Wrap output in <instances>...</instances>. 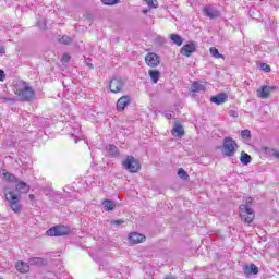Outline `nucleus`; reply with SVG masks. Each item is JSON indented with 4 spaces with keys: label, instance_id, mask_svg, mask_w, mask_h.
<instances>
[{
    "label": "nucleus",
    "instance_id": "29",
    "mask_svg": "<svg viewBox=\"0 0 279 279\" xmlns=\"http://www.w3.org/2000/svg\"><path fill=\"white\" fill-rule=\"evenodd\" d=\"M29 265H43V258L33 257L29 259Z\"/></svg>",
    "mask_w": 279,
    "mask_h": 279
},
{
    "label": "nucleus",
    "instance_id": "41",
    "mask_svg": "<svg viewBox=\"0 0 279 279\" xmlns=\"http://www.w3.org/2000/svg\"><path fill=\"white\" fill-rule=\"evenodd\" d=\"M142 12H143V14H147V12H149V10L148 9H144Z\"/></svg>",
    "mask_w": 279,
    "mask_h": 279
},
{
    "label": "nucleus",
    "instance_id": "43",
    "mask_svg": "<svg viewBox=\"0 0 279 279\" xmlns=\"http://www.w3.org/2000/svg\"><path fill=\"white\" fill-rule=\"evenodd\" d=\"M29 199H34V194L28 195Z\"/></svg>",
    "mask_w": 279,
    "mask_h": 279
},
{
    "label": "nucleus",
    "instance_id": "36",
    "mask_svg": "<svg viewBox=\"0 0 279 279\" xmlns=\"http://www.w3.org/2000/svg\"><path fill=\"white\" fill-rule=\"evenodd\" d=\"M3 80H5V72L0 70V82H3Z\"/></svg>",
    "mask_w": 279,
    "mask_h": 279
},
{
    "label": "nucleus",
    "instance_id": "40",
    "mask_svg": "<svg viewBox=\"0 0 279 279\" xmlns=\"http://www.w3.org/2000/svg\"><path fill=\"white\" fill-rule=\"evenodd\" d=\"M166 117H167V119H171V117H173V114L172 113H168V114H166Z\"/></svg>",
    "mask_w": 279,
    "mask_h": 279
},
{
    "label": "nucleus",
    "instance_id": "6",
    "mask_svg": "<svg viewBox=\"0 0 279 279\" xmlns=\"http://www.w3.org/2000/svg\"><path fill=\"white\" fill-rule=\"evenodd\" d=\"M16 95L20 97L21 101H32L34 99V88L31 86L25 85L23 88L16 89Z\"/></svg>",
    "mask_w": 279,
    "mask_h": 279
},
{
    "label": "nucleus",
    "instance_id": "26",
    "mask_svg": "<svg viewBox=\"0 0 279 279\" xmlns=\"http://www.w3.org/2000/svg\"><path fill=\"white\" fill-rule=\"evenodd\" d=\"M241 136L244 141H250L252 138V132L250 130H242Z\"/></svg>",
    "mask_w": 279,
    "mask_h": 279
},
{
    "label": "nucleus",
    "instance_id": "23",
    "mask_svg": "<svg viewBox=\"0 0 279 279\" xmlns=\"http://www.w3.org/2000/svg\"><path fill=\"white\" fill-rule=\"evenodd\" d=\"M271 90H274V87L263 86L259 97H262V99H267V97H269V93H271Z\"/></svg>",
    "mask_w": 279,
    "mask_h": 279
},
{
    "label": "nucleus",
    "instance_id": "20",
    "mask_svg": "<svg viewBox=\"0 0 279 279\" xmlns=\"http://www.w3.org/2000/svg\"><path fill=\"white\" fill-rule=\"evenodd\" d=\"M102 206H104L105 210H107L108 213H110V210H114L117 204H114V201L105 199V201L102 202Z\"/></svg>",
    "mask_w": 279,
    "mask_h": 279
},
{
    "label": "nucleus",
    "instance_id": "28",
    "mask_svg": "<svg viewBox=\"0 0 279 279\" xmlns=\"http://www.w3.org/2000/svg\"><path fill=\"white\" fill-rule=\"evenodd\" d=\"M178 175L181 178V180H189V173L183 168H180L178 170Z\"/></svg>",
    "mask_w": 279,
    "mask_h": 279
},
{
    "label": "nucleus",
    "instance_id": "3",
    "mask_svg": "<svg viewBox=\"0 0 279 279\" xmlns=\"http://www.w3.org/2000/svg\"><path fill=\"white\" fill-rule=\"evenodd\" d=\"M4 197L7 202H9L11 210L13 213L19 214L21 213L23 206H21V194H16L14 191L5 190Z\"/></svg>",
    "mask_w": 279,
    "mask_h": 279
},
{
    "label": "nucleus",
    "instance_id": "21",
    "mask_svg": "<svg viewBox=\"0 0 279 279\" xmlns=\"http://www.w3.org/2000/svg\"><path fill=\"white\" fill-rule=\"evenodd\" d=\"M170 40H172V43H174L177 47H182V43H184V39L182 38V36L178 34L170 35Z\"/></svg>",
    "mask_w": 279,
    "mask_h": 279
},
{
    "label": "nucleus",
    "instance_id": "31",
    "mask_svg": "<svg viewBox=\"0 0 279 279\" xmlns=\"http://www.w3.org/2000/svg\"><path fill=\"white\" fill-rule=\"evenodd\" d=\"M101 3L104 5H116V3H119V0H101Z\"/></svg>",
    "mask_w": 279,
    "mask_h": 279
},
{
    "label": "nucleus",
    "instance_id": "1",
    "mask_svg": "<svg viewBox=\"0 0 279 279\" xmlns=\"http://www.w3.org/2000/svg\"><path fill=\"white\" fill-rule=\"evenodd\" d=\"M252 204H254V198H246V204L240 206V217L244 223H252L254 221V209H252Z\"/></svg>",
    "mask_w": 279,
    "mask_h": 279
},
{
    "label": "nucleus",
    "instance_id": "18",
    "mask_svg": "<svg viewBox=\"0 0 279 279\" xmlns=\"http://www.w3.org/2000/svg\"><path fill=\"white\" fill-rule=\"evenodd\" d=\"M202 90H206V87L204 86V84H202L197 81H194L191 86V92L192 93H202Z\"/></svg>",
    "mask_w": 279,
    "mask_h": 279
},
{
    "label": "nucleus",
    "instance_id": "24",
    "mask_svg": "<svg viewBox=\"0 0 279 279\" xmlns=\"http://www.w3.org/2000/svg\"><path fill=\"white\" fill-rule=\"evenodd\" d=\"M244 274H254V276H256V274H258V266L254 264H251L250 266H245Z\"/></svg>",
    "mask_w": 279,
    "mask_h": 279
},
{
    "label": "nucleus",
    "instance_id": "44",
    "mask_svg": "<svg viewBox=\"0 0 279 279\" xmlns=\"http://www.w3.org/2000/svg\"><path fill=\"white\" fill-rule=\"evenodd\" d=\"M74 142L77 143V136H74Z\"/></svg>",
    "mask_w": 279,
    "mask_h": 279
},
{
    "label": "nucleus",
    "instance_id": "13",
    "mask_svg": "<svg viewBox=\"0 0 279 279\" xmlns=\"http://www.w3.org/2000/svg\"><path fill=\"white\" fill-rule=\"evenodd\" d=\"M106 151L109 156V158H119V148L114 144H108L106 146Z\"/></svg>",
    "mask_w": 279,
    "mask_h": 279
},
{
    "label": "nucleus",
    "instance_id": "2",
    "mask_svg": "<svg viewBox=\"0 0 279 279\" xmlns=\"http://www.w3.org/2000/svg\"><path fill=\"white\" fill-rule=\"evenodd\" d=\"M221 151L223 156H227V158H232L236 151H239V144H236L234 138L227 136L222 141Z\"/></svg>",
    "mask_w": 279,
    "mask_h": 279
},
{
    "label": "nucleus",
    "instance_id": "17",
    "mask_svg": "<svg viewBox=\"0 0 279 279\" xmlns=\"http://www.w3.org/2000/svg\"><path fill=\"white\" fill-rule=\"evenodd\" d=\"M15 269H17L20 274H27V271H29V264L25 262H17L15 265Z\"/></svg>",
    "mask_w": 279,
    "mask_h": 279
},
{
    "label": "nucleus",
    "instance_id": "27",
    "mask_svg": "<svg viewBox=\"0 0 279 279\" xmlns=\"http://www.w3.org/2000/svg\"><path fill=\"white\" fill-rule=\"evenodd\" d=\"M209 51H210V54H211L214 58H217V59L223 58V54L219 53V50H218L217 48H215V47H211V48L209 49Z\"/></svg>",
    "mask_w": 279,
    "mask_h": 279
},
{
    "label": "nucleus",
    "instance_id": "19",
    "mask_svg": "<svg viewBox=\"0 0 279 279\" xmlns=\"http://www.w3.org/2000/svg\"><path fill=\"white\" fill-rule=\"evenodd\" d=\"M148 75L154 84H158V80H160V71L149 70Z\"/></svg>",
    "mask_w": 279,
    "mask_h": 279
},
{
    "label": "nucleus",
    "instance_id": "10",
    "mask_svg": "<svg viewBox=\"0 0 279 279\" xmlns=\"http://www.w3.org/2000/svg\"><path fill=\"white\" fill-rule=\"evenodd\" d=\"M130 101H132L130 96L120 97L117 101V111L123 112V110H125V107L130 106Z\"/></svg>",
    "mask_w": 279,
    "mask_h": 279
},
{
    "label": "nucleus",
    "instance_id": "30",
    "mask_svg": "<svg viewBox=\"0 0 279 279\" xmlns=\"http://www.w3.org/2000/svg\"><path fill=\"white\" fill-rule=\"evenodd\" d=\"M59 43H61V45H71V37L63 36L59 39Z\"/></svg>",
    "mask_w": 279,
    "mask_h": 279
},
{
    "label": "nucleus",
    "instance_id": "4",
    "mask_svg": "<svg viewBox=\"0 0 279 279\" xmlns=\"http://www.w3.org/2000/svg\"><path fill=\"white\" fill-rule=\"evenodd\" d=\"M122 167L129 171V173H138L141 171L138 159L132 155L126 156L125 160L122 161Z\"/></svg>",
    "mask_w": 279,
    "mask_h": 279
},
{
    "label": "nucleus",
    "instance_id": "25",
    "mask_svg": "<svg viewBox=\"0 0 279 279\" xmlns=\"http://www.w3.org/2000/svg\"><path fill=\"white\" fill-rule=\"evenodd\" d=\"M3 178L7 180V182H19V179H16L15 175L10 172H3Z\"/></svg>",
    "mask_w": 279,
    "mask_h": 279
},
{
    "label": "nucleus",
    "instance_id": "35",
    "mask_svg": "<svg viewBox=\"0 0 279 279\" xmlns=\"http://www.w3.org/2000/svg\"><path fill=\"white\" fill-rule=\"evenodd\" d=\"M70 60H71V56H69V54H63L61 58V61L65 62V63L69 62Z\"/></svg>",
    "mask_w": 279,
    "mask_h": 279
},
{
    "label": "nucleus",
    "instance_id": "14",
    "mask_svg": "<svg viewBox=\"0 0 279 279\" xmlns=\"http://www.w3.org/2000/svg\"><path fill=\"white\" fill-rule=\"evenodd\" d=\"M129 241L130 243H133L134 245L138 243H143L145 241V235L138 233V232H133L129 235Z\"/></svg>",
    "mask_w": 279,
    "mask_h": 279
},
{
    "label": "nucleus",
    "instance_id": "42",
    "mask_svg": "<svg viewBox=\"0 0 279 279\" xmlns=\"http://www.w3.org/2000/svg\"><path fill=\"white\" fill-rule=\"evenodd\" d=\"M4 101H12V98H2Z\"/></svg>",
    "mask_w": 279,
    "mask_h": 279
},
{
    "label": "nucleus",
    "instance_id": "8",
    "mask_svg": "<svg viewBox=\"0 0 279 279\" xmlns=\"http://www.w3.org/2000/svg\"><path fill=\"white\" fill-rule=\"evenodd\" d=\"M111 93H121L123 89V80L121 77H113L109 83Z\"/></svg>",
    "mask_w": 279,
    "mask_h": 279
},
{
    "label": "nucleus",
    "instance_id": "9",
    "mask_svg": "<svg viewBox=\"0 0 279 279\" xmlns=\"http://www.w3.org/2000/svg\"><path fill=\"white\" fill-rule=\"evenodd\" d=\"M204 16H207L208 19H219L221 16V13L219 10L213 8V7H204L203 9Z\"/></svg>",
    "mask_w": 279,
    "mask_h": 279
},
{
    "label": "nucleus",
    "instance_id": "12",
    "mask_svg": "<svg viewBox=\"0 0 279 279\" xmlns=\"http://www.w3.org/2000/svg\"><path fill=\"white\" fill-rule=\"evenodd\" d=\"M211 104H216V106H221V104H226L228 101V94L220 93L216 96L210 97Z\"/></svg>",
    "mask_w": 279,
    "mask_h": 279
},
{
    "label": "nucleus",
    "instance_id": "45",
    "mask_svg": "<svg viewBox=\"0 0 279 279\" xmlns=\"http://www.w3.org/2000/svg\"><path fill=\"white\" fill-rule=\"evenodd\" d=\"M89 68L93 69V64H89Z\"/></svg>",
    "mask_w": 279,
    "mask_h": 279
},
{
    "label": "nucleus",
    "instance_id": "37",
    "mask_svg": "<svg viewBox=\"0 0 279 279\" xmlns=\"http://www.w3.org/2000/svg\"><path fill=\"white\" fill-rule=\"evenodd\" d=\"M111 223H113L114 226H121V223H123V220H112Z\"/></svg>",
    "mask_w": 279,
    "mask_h": 279
},
{
    "label": "nucleus",
    "instance_id": "7",
    "mask_svg": "<svg viewBox=\"0 0 279 279\" xmlns=\"http://www.w3.org/2000/svg\"><path fill=\"white\" fill-rule=\"evenodd\" d=\"M195 51H197V44H195V41H190L181 48L180 53L181 56H185V58H191Z\"/></svg>",
    "mask_w": 279,
    "mask_h": 279
},
{
    "label": "nucleus",
    "instance_id": "16",
    "mask_svg": "<svg viewBox=\"0 0 279 279\" xmlns=\"http://www.w3.org/2000/svg\"><path fill=\"white\" fill-rule=\"evenodd\" d=\"M29 185L23 181H20L16 185H15V191H17L19 195H21V193L23 194H27L29 193Z\"/></svg>",
    "mask_w": 279,
    "mask_h": 279
},
{
    "label": "nucleus",
    "instance_id": "38",
    "mask_svg": "<svg viewBox=\"0 0 279 279\" xmlns=\"http://www.w3.org/2000/svg\"><path fill=\"white\" fill-rule=\"evenodd\" d=\"M0 53H1V56H3V53H5V48L1 45H0Z\"/></svg>",
    "mask_w": 279,
    "mask_h": 279
},
{
    "label": "nucleus",
    "instance_id": "5",
    "mask_svg": "<svg viewBox=\"0 0 279 279\" xmlns=\"http://www.w3.org/2000/svg\"><path fill=\"white\" fill-rule=\"evenodd\" d=\"M46 234L47 236H66V234H71V228L64 225L54 226L48 229Z\"/></svg>",
    "mask_w": 279,
    "mask_h": 279
},
{
    "label": "nucleus",
    "instance_id": "15",
    "mask_svg": "<svg viewBox=\"0 0 279 279\" xmlns=\"http://www.w3.org/2000/svg\"><path fill=\"white\" fill-rule=\"evenodd\" d=\"M173 136H178L179 138H182L184 136V126L180 124V122L174 123V128L172 129Z\"/></svg>",
    "mask_w": 279,
    "mask_h": 279
},
{
    "label": "nucleus",
    "instance_id": "32",
    "mask_svg": "<svg viewBox=\"0 0 279 279\" xmlns=\"http://www.w3.org/2000/svg\"><path fill=\"white\" fill-rule=\"evenodd\" d=\"M260 69L263 71H265L266 73H270L271 72V66H269L267 63H262L260 64Z\"/></svg>",
    "mask_w": 279,
    "mask_h": 279
},
{
    "label": "nucleus",
    "instance_id": "11",
    "mask_svg": "<svg viewBox=\"0 0 279 279\" xmlns=\"http://www.w3.org/2000/svg\"><path fill=\"white\" fill-rule=\"evenodd\" d=\"M145 62L148 66H158L160 64V60L158 58V54L150 52L145 57Z\"/></svg>",
    "mask_w": 279,
    "mask_h": 279
},
{
    "label": "nucleus",
    "instance_id": "22",
    "mask_svg": "<svg viewBox=\"0 0 279 279\" xmlns=\"http://www.w3.org/2000/svg\"><path fill=\"white\" fill-rule=\"evenodd\" d=\"M240 161L244 165L247 166L250 165V162H252V156H250L247 153L242 151L241 153V157H240Z\"/></svg>",
    "mask_w": 279,
    "mask_h": 279
},
{
    "label": "nucleus",
    "instance_id": "39",
    "mask_svg": "<svg viewBox=\"0 0 279 279\" xmlns=\"http://www.w3.org/2000/svg\"><path fill=\"white\" fill-rule=\"evenodd\" d=\"M230 117H239V114L236 113V111H230Z\"/></svg>",
    "mask_w": 279,
    "mask_h": 279
},
{
    "label": "nucleus",
    "instance_id": "33",
    "mask_svg": "<svg viewBox=\"0 0 279 279\" xmlns=\"http://www.w3.org/2000/svg\"><path fill=\"white\" fill-rule=\"evenodd\" d=\"M37 25H38L39 29H47V22H45V21H38Z\"/></svg>",
    "mask_w": 279,
    "mask_h": 279
},
{
    "label": "nucleus",
    "instance_id": "34",
    "mask_svg": "<svg viewBox=\"0 0 279 279\" xmlns=\"http://www.w3.org/2000/svg\"><path fill=\"white\" fill-rule=\"evenodd\" d=\"M145 1L149 8H156V3H157L156 0H145Z\"/></svg>",
    "mask_w": 279,
    "mask_h": 279
}]
</instances>
